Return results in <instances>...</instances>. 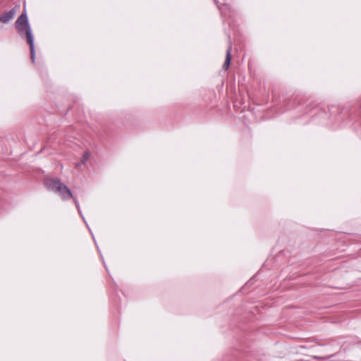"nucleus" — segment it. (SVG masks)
Here are the masks:
<instances>
[{
  "instance_id": "7ed1b4c3",
  "label": "nucleus",
  "mask_w": 361,
  "mask_h": 361,
  "mask_svg": "<svg viewBox=\"0 0 361 361\" xmlns=\"http://www.w3.org/2000/svg\"><path fill=\"white\" fill-rule=\"evenodd\" d=\"M16 12V8H13L9 11L4 12L0 17V22L2 23H8L11 19H13Z\"/></svg>"
},
{
  "instance_id": "f257e3e1",
  "label": "nucleus",
  "mask_w": 361,
  "mask_h": 361,
  "mask_svg": "<svg viewBox=\"0 0 361 361\" xmlns=\"http://www.w3.org/2000/svg\"><path fill=\"white\" fill-rule=\"evenodd\" d=\"M16 28L21 36H25L27 42L30 45L31 59L35 61L34 38L31 28L28 23L27 17L25 13H22L15 23Z\"/></svg>"
},
{
  "instance_id": "20e7f679",
  "label": "nucleus",
  "mask_w": 361,
  "mask_h": 361,
  "mask_svg": "<svg viewBox=\"0 0 361 361\" xmlns=\"http://www.w3.org/2000/svg\"><path fill=\"white\" fill-rule=\"evenodd\" d=\"M231 60V47L229 46L226 51V56L224 63L223 65V68L226 70L228 68Z\"/></svg>"
},
{
  "instance_id": "423d86ee",
  "label": "nucleus",
  "mask_w": 361,
  "mask_h": 361,
  "mask_svg": "<svg viewBox=\"0 0 361 361\" xmlns=\"http://www.w3.org/2000/svg\"><path fill=\"white\" fill-rule=\"evenodd\" d=\"M75 203L76 204V207H78V202H77V201L75 200Z\"/></svg>"
},
{
  "instance_id": "f03ea898",
  "label": "nucleus",
  "mask_w": 361,
  "mask_h": 361,
  "mask_svg": "<svg viewBox=\"0 0 361 361\" xmlns=\"http://www.w3.org/2000/svg\"><path fill=\"white\" fill-rule=\"evenodd\" d=\"M45 185L48 190L56 192L63 200H69L73 197L70 189L59 179H47Z\"/></svg>"
},
{
  "instance_id": "39448f33",
  "label": "nucleus",
  "mask_w": 361,
  "mask_h": 361,
  "mask_svg": "<svg viewBox=\"0 0 361 361\" xmlns=\"http://www.w3.org/2000/svg\"><path fill=\"white\" fill-rule=\"evenodd\" d=\"M88 157H89V153L88 152L85 153L84 156H83L84 161L87 160Z\"/></svg>"
}]
</instances>
